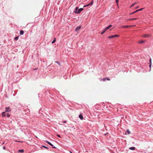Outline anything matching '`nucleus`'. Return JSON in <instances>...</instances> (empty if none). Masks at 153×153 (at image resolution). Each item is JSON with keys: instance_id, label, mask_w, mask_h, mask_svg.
<instances>
[{"instance_id": "nucleus-1", "label": "nucleus", "mask_w": 153, "mask_h": 153, "mask_svg": "<svg viewBox=\"0 0 153 153\" xmlns=\"http://www.w3.org/2000/svg\"><path fill=\"white\" fill-rule=\"evenodd\" d=\"M119 36L117 35H113L112 36H109L108 37V39H112L116 37H119Z\"/></svg>"}, {"instance_id": "nucleus-2", "label": "nucleus", "mask_w": 153, "mask_h": 153, "mask_svg": "<svg viewBox=\"0 0 153 153\" xmlns=\"http://www.w3.org/2000/svg\"><path fill=\"white\" fill-rule=\"evenodd\" d=\"M11 110L10 109V108L9 107H7L5 108V112H10L11 111Z\"/></svg>"}, {"instance_id": "nucleus-3", "label": "nucleus", "mask_w": 153, "mask_h": 153, "mask_svg": "<svg viewBox=\"0 0 153 153\" xmlns=\"http://www.w3.org/2000/svg\"><path fill=\"white\" fill-rule=\"evenodd\" d=\"M83 8H80L78 10V12H75V13H79L82 11L83 10Z\"/></svg>"}, {"instance_id": "nucleus-4", "label": "nucleus", "mask_w": 153, "mask_h": 153, "mask_svg": "<svg viewBox=\"0 0 153 153\" xmlns=\"http://www.w3.org/2000/svg\"><path fill=\"white\" fill-rule=\"evenodd\" d=\"M81 27L80 26H79L77 27L75 31H77L79 30V29H80Z\"/></svg>"}, {"instance_id": "nucleus-5", "label": "nucleus", "mask_w": 153, "mask_h": 153, "mask_svg": "<svg viewBox=\"0 0 153 153\" xmlns=\"http://www.w3.org/2000/svg\"><path fill=\"white\" fill-rule=\"evenodd\" d=\"M108 30L107 29H106V28H105L102 32L101 33V34H103L104 33L105 31Z\"/></svg>"}, {"instance_id": "nucleus-6", "label": "nucleus", "mask_w": 153, "mask_h": 153, "mask_svg": "<svg viewBox=\"0 0 153 153\" xmlns=\"http://www.w3.org/2000/svg\"><path fill=\"white\" fill-rule=\"evenodd\" d=\"M79 117L81 120H82L83 119V116L82 114H80L79 115Z\"/></svg>"}, {"instance_id": "nucleus-7", "label": "nucleus", "mask_w": 153, "mask_h": 153, "mask_svg": "<svg viewBox=\"0 0 153 153\" xmlns=\"http://www.w3.org/2000/svg\"><path fill=\"white\" fill-rule=\"evenodd\" d=\"M45 142L46 143H48V144H49V145H50V146H53V145L51 143H50V142L47 141H45Z\"/></svg>"}, {"instance_id": "nucleus-8", "label": "nucleus", "mask_w": 153, "mask_h": 153, "mask_svg": "<svg viewBox=\"0 0 153 153\" xmlns=\"http://www.w3.org/2000/svg\"><path fill=\"white\" fill-rule=\"evenodd\" d=\"M145 42V41L144 40H142V41H140L138 43L139 44H142V43H144Z\"/></svg>"}, {"instance_id": "nucleus-9", "label": "nucleus", "mask_w": 153, "mask_h": 153, "mask_svg": "<svg viewBox=\"0 0 153 153\" xmlns=\"http://www.w3.org/2000/svg\"><path fill=\"white\" fill-rule=\"evenodd\" d=\"M93 4V1H91V2L90 4L86 5V7H88V6L89 5H92Z\"/></svg>"}, {"instance_id": "nucleus-10", "label": "nucleus", "mask_w": 153, "mask_h": 153, "mask_svg": "<svg viewBox=\"0 0 153 153\" xmlns=\"http://www.w3.org/2000/svg\"><path fill=\"white\" fill-rule=\"evenodd\" d=\"M134 26H135V25H133V26H128V25H126V26H122L123 27H132Z\"/></svg>"}, {"instance_id": "nucleus-11", "label": "nucleus", "mask_w": 153, "mask_h": 153, "mask_svg": "<svg viewBox=\"0 0 153 153\" xmlns=\"http://www.w3.org/2000/svg\"><path fill=\"white\" fill-rule=\"evenodd\" d=\"M138 18H132V19H128L127 20V21H131V20H133L136 19H137Z\"/></svg>"}, {"instance_id": "nucleus-12", "label": "nucleus", "mask_w": 153, "mask_h": 153, "mask_svg": "<svg viewBox=\"0 0 153 153\" xmlns=\"http://www.w3.org/2000/svg\"><path fill=\"white\" fill-rule=\"evenodd\" d=\"M111 25H109L108 27H106V29L107 30L109 29L110 28L112 27Z\"/></svg>"}, {"instance_id": "nucleus-13", "label": "nucleus", "mask_w": 153, "mask_h": 153, "mask_svg": "<svg viewBox=\"0 0 153 153\" xmlns=\"http://www.w3.org/2000/svg\"><path fill=\"white\" fill-rule=\"evenodd\" d=\"M5 112H3L2 113L1 115L2 116H4L6 115L5 114Z\"/></svg>"}, {"instance_id": "nucleus-14", "label": "nucleus", "mask_w": 153, "mask_h": 153, "mask_svg": "<svg viewBox=\"0 0 153 153\" xmlns=\"http://www.w3.org/2000/svg\"><path fill=\"white\" fill-rule=\"evenodd\" d=\"M129 149L131 150H134L135 149V147H131L129 148Z\"/></svg>"}, {"instance_id": "nucleus-15", "label": "nucleus", "mask_w": 153, "mask_h": 153, "mask_svg": "<svg viewBox=\"0 0 153 153\" xmlns=\"http://www.w3.org/2000/svg\"><path fill=\"white\" fill-rule=\"evenodd\" d=\"M24 33V31L23 30H21L20 32V34L21 35L23 34Z\"/></svg>"}, {"instance_id": "nucleus-16", "label": "nucleus", "mask_w": 153, "mask_h": 153, "mask_svg": "<svg viewBox=\"0 0 153 153\" xmlns=\"http://www.w3.org/2000/svg\"><path fill=\"white\" fill-rule=\"evenodd\" d=\"M101 79V80H101V81H102V80H103V81L104 82V81H105V80L106 79V78H103V79Z\"/></svg>"}, {"instance_id": "nucleus-17", "label": "nucleus", "mask_w": 153, "mask_h": 153, "mask_svg": "<svg viewBox=\"0 0 153 153\" xmlns=\"http://www.w3.org/2000/svg\"><path fill=\"white\" fill-rule=\"evenodd\" d=\"M143 36L144 37H147L149 36V35H145Z\"/></svg>"}, {"instance_id": "nucleus-18", "label": "nucleus", "mask_w": 153, "mask_h": 153, "mask_svg": "<svg viewBox=\"0 0 153 153\" xmlns=\"http://www.w3.org/2000/svg\"><path fill=\"white\" fill-rule=\"evenodd\" d=\"M116 2L117 6L118 5L119 0H116Z\"/></svg>"}, {"instance_id": "nucleus-19", "label": "nucleus", "mask_w": 153, "mask_h": 153, "mask_svg": "<svg viewBox=\"0 0 153 153\" xmlns=\"http://www.w3.org/2000/svg\"><path fill=\"white\" fill-rule=\"evenodd\" d=\"M24 150H23V149H22V150H19V152H24Z\"/></svg>"}, {"instance_id": "nucleus-20", "label": "nucleus", "mask_w": 153, "mask_h": 153, "mask_svg": "<svg viewBox=\"0 0 153 153\" xmlns=\"http://www.w3.org/2000/svg\"><path fill=\"white\" fill-rule=\"evenodd\" d=\"M18 38H19V37L18 36H17V37H15L14 38V39L16 40H17L18 39Z\"/></svg>"}, {"instance_id": "nucleus-21", "label": "nucleus", "mask_w": 153, "mask_h": 153, "mask_svg": "<svg viewBox=\"0 0 153 153\" xmlns=\"http://www.w3.org/2000/svg\"><path fill=\"white\" fill-rule=\"evenodd\" d=\"M126 132H127L128 134H130V132L128 130Z\"/></svg>"}, {"instance_id": "nucleus-22", "label": "nucleus", "mask_w": 153, "mask_h": 153, "mask_svg": "<svg viewBox=\"0 0 153 153\" xmlns=\"http://www.w3.org/2000/svg\"><path fill=\"white\" fill-rule=\"evenodd\" d=\"M56 41V39H55L52 42V43H54Z\"/></svg>"}, {"instance_id": "nucleus-23", "label": "nucleus", "mask_w": 153, "mask_h": 153, "mask_svg": "<svg viewBox=\"0 0 153 153\" xmlns=\"http://www.w3.org/2000/svg\"><path fill=\"white\" fill-rule=\"evenodd\" d=\"M136 4V3H134L133 4H132V5H131V7H133L134 5V4Z\"/></svg>"}, {"instance_id": "nucleus-24", "label": "nucleus", "mask_w": 153, "mask_h": 153, "mask_svg": "<svg viewBox=\"0 0 153 153\" xmlns=\"http://www.w3.org/2000/svg\"><path fill=\"white\" fill-rule=\"evenodd\" d=\"M78 8H79V7H76V9H75L76 10V12H77L76 11L78 9Z\"/></svg>"}, {"instance_id": "nucleus-25", "label": "nucleus", "mask_w": 153, "mask_h": 153, "mask_svg": "<svg viewBox=\"0 0 153 153\" xmlns=\"http://www.w3.org/2000/svg\"><path fill=\"white\" fill-rule=\"evenodd\" d=\"M143 9V8H140V9H139V10H138L139 11H141V10H142Z\"/></svg>"}, {"instance_id": "nucleus-26", "label": "nucleus", "mask_w": 153, "mask_h": 153, "mask_svg": "<svg viewBox=\"0 0 153 153\" xmlns=\"http://www.w3.org/2000/svg\"><path fill=\"white\" fill-rule=\"evenodd\" d=\"M7 116L8 117H9L10 116V114H7Z\"/></svg>"}, {"instance_id": "nucleus-27", "label": "nucleus", "mask_w": 153, "mask_h": 153, "mask_svg": "<svg viewBox=\"0 0 153 153\" xmlns=\"http://www.w3.org/2000/svg\"><path fill=\"white\" fill-rule=\"evenodd\" d=\"M42 146L44 148H46V149H48V147H46V146Z\"/></svg>"}, {"instance_id": "nucleus-28", "label": "nucleus", "mask_w": 153, "mask_h": 153, "mask_svg": "<svg viewBox=\"0 0 153 153\" xmlns=\"http://www.w3.org/2000/svg\"><path fill=\"white\" fill-rule=\"evenodd\" d=\"M134 13H135V12H133V13H130V14H131H131H134Z\"/></svg>"}, {"instance_id": "nucleus-29", "label": "nucleus", "mask_w": 153, "mask_h": 153, "mask_svg": "<svg viewBox=\"0 0 153 153\" xmlns=\"http://www.w3.org/2000/svg\"><path fill=\"white\" fill-rule=\"evenodd\" d=\"M139 11L138 10H137L136 11H135V13L138 12Z\"/></svg>"}, {"instance_id": "nucleus-30", "label": "nucleus", "mask_w": 153, "mask_h": 153, "mask_svg": "<svg viewBox=\"0 0 153 153\" xmlns=\"http://www.w3.org/2000/svg\"><path fill=\"white\" fill-rule=\"evenodd\" d=\"M106 79L107 80H110V79H109V78H106Z\"/></svg>"}, {"instance_id": "nucleus-31", "label": "nucleus", "mask_w": 153, "mask_h": 153, "mask_svg": "<svg viewBox=\"0 0 153 153\" xmlns=\"http://www.w3.org/2000/svg\"><path fill=\"white\" fill-rule=\"evenodd\" d=\"M3 149H5V147L4 146H3Z\"/></svg>"}, {"instance_id": "nucleus-32", "label": "nucleus", "mask_w": 153, "mask_h": 153, "mask_svg": "<svg viewBox=\"0 0 153 153\" xmlns=\"http://www.w3.org/2000/svg\"><path fill=\"white\" fill-rule=\"evenodd\" d=\"M57 136L59 137H60V136L59 135L57 134Z\"/></svg>"}, {"instance_id": "nucleus-33", "label": "nucleus", "mask_w": 153, "mask_h": 153, "mask_svg": "<svg viewBox=\"0 0 153 153\" xmlns=\"http://www.w3.org/2000/svg\"><path fill=\"white\" fill-rule=\"evenodd\" d=\"M87 7L86 6V5H84V6H83L84 7Z\"/></svg>"}, {"instance_id": "nucleus-34", "label": "nucleus", "mask_w": 153, "mask_h": 153, "mask_svg": "<svg viewBox=\"0 0 153 153\" xmlns=\"http://www.w3.org/2000/svg\"><path fill=\"white\" fill-rule=\"evenodd\" d=\"M138 7H139V6H138L136 8V9H137V8H138Z\"/></svg>"}, {"instance_id": "nucleus-35", "label": "nucleus", "mask_w": 153, "mask_h": 153, "mask_svg": "<svg viewBox=\"0 0 153 153\" xmlns=\"http://www.w3.org/2000/svg\"><path fill=\"white\" fill-rule=\"evenodd\" d=\"M53 148H56L55 147L52 146Z\"/></svg>"}, {"instance_id": "nucleus-36", "label": "nucleus", "mask_w": 153, "mask_h": 153, "mask_svg": "<svg viewBox=\"0 0 153 153\" xmlns=\"http://www.w3.org/2000/svg\"><path fill=\"white\" fill-rule=\"evenodd\" d=\"M64 123H66V122H65V121H64Z\"/></svg>"}, {"instance_id": "nucleus-37", "label": "nucleus", "mask_w": 153, "mask_h": 153, "mask_svg": "<svg viewBox=\"0 0 153 153\" xmlns=\"http://www.w3.org/2000/svg\"><path fill=\"white\" fill-rule=\"evenodd\" d=\"M70 153H72V152L71 151L70 152Z\"/></svg>"}, {"instance_id": "nucleus-38", "label": "nucleus", "mask_w": 153, "mask_h": 153, "mask_svg": "<svg viewBox=\"0 0 153 153\" xmlns=\"http://www.w3.org/2000/svg\"><path fill=\"white\" fill-rule=\"evenodd\" d=\"M150 61L151 62V59H150Z\"/></svg>"}, {"instance_id": "nucleus-39", "label": "nucleus", "mask_w": 153, "mask_h": 153, "mask_svg": "<svg viewBox=\"0 0 153 153\" xmlns=\"http://www.w3.org/2000/svg\"><path fill=\"white\" fill-rule=\"evenodd\" d=\"M151 64L150 65V67H151Z\"/></svg>"}]
</instances>
